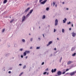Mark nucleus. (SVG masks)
Returning <instances> with one entry per match:
<instances>
[{"mask_svg":"<svg viewBox=\"0 0 76 76\" xmlns=\"http://www.w3.org/2000/svg\"><path fill=\"white\" fill-rule=\"evenodd\" d=\"M48 73H49L48 72V73H47V75H48Z\"/></svg>","mask_w":76,"mask_h":76,"instance_id":"53","label":"nucleus"},{"mask_svg":"<svg viewBox=\"0 0 76 76\" xmlns=\"http://www.w3.org/2000/svg\"><path fill=\"white\" fill-rule=\"evenodd\" d=\"M47 0H45V1H43L41 2V4H44L45 3V2L47 1Z\"/></svg>","mask_w":76,"mask_h":76,"instance_id":"6","label":"nucleus"},{"mask_svg":"<svg viewBox=\"0 0 76 76\" xmlns=\"http://www.w3.org/2000/svg\"><path fill=\"white\" fill-rule=\"evenodd\" d=\"M64 20L65 21H66V20H67V19H66V18H65Z\"/></svg>","mask_w":76,"mask_h":76,"instance_id":"37","label":"nucleus"},{"mask_svg":"<svg viewBox=\"0 0 76 76\" xmlns=\"http://www.w3.org/2000/svg\"><path fill=\"white\" fill-rule=\"evenodd\" d=\"M26 68V66H24L23 67V69H25V68Z\"/></svg>","mask_w":76,"mask_h":76,"instance_id":"36","label":"nucleus"},{"mask_svg":"<svg viewBox=\"0 0 76 76\" xmlns=\"http://www.w3.org/2000/svg\"><path fill=\"white\" fill-rule=\"evenodd\" d=\"M74 50V48H72V49H71V51H73Z\"/></svg>","mask_w":76,"mask_h":76,"instance_id":"19","label":"nucleus"},{"mask_svg":"<svg viewBox=\"0 0 76 76\" xmlns=\"http://www.w3.org/2000/svg\"><path fill=\"white\" fill-rule=\"evenodd\" d=\"M29 9H30V7H29V8H28L27 9H26L25 11V12H28V10H29Z\"/></svg>","mask_w":76,"mask_h":76,"instance_id":"7","label":"nucleus"},{"mask_svg":"<svg viewBox=\"0 0 76 76\" xmlns=\"http://www.w3.org/2000/svg\"><path fill=\"white\" fill-rule=\"evenodd\" d=\"M39 28H40V27H39Z\"/></svg>","mask_w":76,"mask_h":76,"instance_id":"58","label":"nucleus"},{"mask_svg":"<svg viewBox=\"0 0 76 76\" xmlns=\"http://www.w3.org/2000/svg\"><path fill=\"white\" fill-rule=\"evenodd\" d=\"M57 39L58 40H60L59 39H58V38H57Z\"/></svg>","mask_w":76,"mask_h":76,"instance_id":"50","label":"nucleus"},{"mask_svg":"<svg viewBox=\"0 0 76 76\" xmlns=\"http://www.w3.org/2000/svg\"><path fill=\"white\" fill-rule=\"evenodd\" d=\"M75 35L76 34H75V33H74V32L72 33V37H75Z\"/></svg>","mask_w":76,"mask_h":76,"instance_id":"9","label":"nucleus"},{"mask_svg":"<svg viewBox=\"0 0 76 76\" xmlns=\"http://www.w3.org/2000/svg\"><path fill=\"white\" fill-rule=\"evenodd\" d=\"M54 50H56V48H55L54 49Z\"/></svg>","mask_w":76,"mask_h":76,"instance_id":"46","label":"nucleus"},{"mask_svg":"<svg viewBox=\"0 0 76 76\" xmlns=\"http://www.w3.org/2000/svg\"><path fill=\"white\" fill-rule=\"evenodd\" d=\"M71 61H69L68 62H67V64H70V63H71Z\"/></svg>","mask_w":76,"mask_h":76,"instance_id":"16","label":"nucleus"},{"mask_svg":"<svg viewBox=\"0 0 76 76\" xmlns=\"http://www.w3.org/2000/svg\"><path fill=\"white\" fill-rule=\"evenodd\" d=\"M14 20H15L14 19H13L12 20H11L10 21V23H12V22H13V21H14Z\"/></svg>","mask_w":76,"mask_h":76,"instance_id":"12","label":"nucleus"},{"mask_svg":"<svg viewBox=\"0 0 76 76\" xmlns=\"http://www.w3.org/2000/svg\"><path fill=\"white\" fill-rule=\"evenodd\" d=\"M66 10H69V9H68V8H66Z\"/></svg>","mask_w":76,"mask_h":76,"instance_id":"52","label":"nucleus"},{"mask_svg":"<svg viewBox=\"0 0 76 76\" xmlns=\"http://www.w3.org/2000/svg\"><path fill=\"white\" fill-rule=\"evenodd\" d=\"M64 29H62V32H63H63H64Z\"/></svg>","mask_w":76,"mask_h":76,"instance_id":"29","label":"nucleus"},{"mask_svg":"<svg viewBox=\"0 0 76 76\" xmlns=\"http://www.w3.org/2000/svg\"><path fill=\"white\" fill-rule=\"evenodd\" d=\"M21 58H23V55H21Z\"/></svg>","mask_w":76,"mask_h":76,"instance_id":"40","label":"nucleus"},{"mask_svg":"<svg viewBox=\"0 0 76 76\" xmlns=\"http://www.w3.org/2000/svg\"><path fill=\"white\" fill-rule=\"evenodd\" d=\"M71 28H69V31H70V30H71Z\"/></svg>","mask_w":76,"mask_h":76,"instance_id":"45","label":"nucleus"},{"mask_svg":"<svg viewBox=\"0 0 76 76\" xmlns=\"http://www.w3.org/2000/svg\"><path fill=\"white\" fill-rule=\"evenodd\" d=\"M48 68H47V69H46L45 70V71H48Z\"/></svg>","mask_w":76,"mask_h":76,"instance_id":"26","label":"nucleus"},{"mask_svg":"<svg viewBox=\"0 0 76 76\" xmlns=\"http://www.w3.org/2000/svg\"><path fill=\"white\" fill-rule=\"evenodd\" d=\"M22 74H23V72H22L19 75V76H21Z\"/></svg>","mask_w":76,"mask_h":76,"instance_id":"22","label":"nucleus"},{"mask_svg":"<svg viewBox=\"0 0 76 76\" xmlns=\"http://www.w3.org/2000/svg\"><path fill=\"white\" fill-rule=\"evenodd\" d=\"M9 73H11V72L10 71L8 72Z\"/></svg>","mask_w":76,"mask_h":76,"instance_id":"38","label":"nucleus"},{"mask_svg":"<svg viewBox=\"0 0 76 76\" xmlns=\"http://www.w3.org/2000/svg\"><path fill=\"white\" fill-rule=\"evenodd\" d=\"M72 27H73V24H72Z\"/></svg>","mask_w":76,"mask_h":76,"instance_id":"41","label":"nucleus"},{"mask_svg":"<svg viewBox=\"0 0 76 76\" xmlns=\"http://www.w3.org/2000/svg\"><path fill=\"white\" fill-rule=\"evenodd\" d=\"M25 18H26V17L25 15H24L23 17H22V22H23V21L25 20Z\"/></svg>","mask_w":76,"mask_h":76,"instance_id":"3","label":"nucleus"},{"mask_svg":"<svg viewBox=\"0 0 76 76\" xmlns=\"http://www.w3.org/2000/svg\"><path fill=\"white\" fill-rule=\"evenodd\" d=\"M39 39H40V38H39Z\"/></svg>","mask_w":76,"mask_h":76,"instance_id":"54","label":"nucleus"},{"mask_svg":"<svg viewBox=\"0 0 76 76\" xmlns=\"http://www.w3.org/2000/svg\"><path fill=\"white\" fill-rule=\"evenodd\" d=\"M22 41H23V42H25V40L24 39H23L22 40Z\"/></svg>","mask_w":76,"mask_h":76,"instance_id":"20","label":"nucleus"},{"mask_svg":"<svg viewBox=\"0 0 76 76\" xmlns=\"http://www.w3.org/2000/svg\"><path fill=\"white\" fill-rule=\"evenodd\" d=\"M33 39H32V38H31L30 39L31 41H32Z\"/></svg>","mask_w":76,"mask_h":76,"instance_id":"34","label":"nucleus"},{"mask_svg":"<svg viewBox=\"0 0 76 76\" xmlns=\"http://www.w3.org/2000/svg\"><path fill=\"white\" fill-rule=\"evenodd\" d=\"M4 31H5V29L4 28L2 30V32H4Z\"/></svg>","mask_w":76,"mask_h":76,"instance_id":"24","label":"nucleus"},{"mask_svg":"<svg viewBox=\"0 0 76 76\" xmlns=\"http://www.w3.org/2000/svg\"><path fill=\"white\" fill-rule=\"evenodd\" d=\"M69 70V69H67L66 70L65 72H67V71H68Z\"/></svg>","mask_w":76,"mask_h":76,"instance_id":"33","label":"nucleus"},{"mask_svg":"<svg viewBox=\"0 0 76 76\" xmlns=\"http://www.w3.org/2000/svg\"><path fill=\"white\" fill-rule=\"evenodd\" d=\"M58 24V20H57V19H56L55 21V26L57 25Z\"/></svg>","mask_w":76,"mask_h":76,"instance_id":"4","label":"nucleus"},{"mask_svg":"<svg viewBox=\"0 0 76 76\" xmlns=\"http://www.w3.org/2000/svg\"><path fill=\"white\" fill-rule=\"evenodd\" d=\"M51 56H52V54L51 55Z\"/></svg>","mask_w":76,"mask_h":76,"instance_id":"57","label":"nucleus"},{"mask_svg":"<svg viewBox=\"0 0 76 76\" xmlns=\"http://www.w3.org/2000/svg\"><path fill=\"white\" fill-rule=\"evenodd\" d=\"M32 12H33V9H32L30 10L29 13L27 14L26 16H29V15H30V14H31V13H32Z\"/></svg>","mask_w":76,"mask_h":76,"instance_id":"1","label":"nucleus"},{"mask_svg":"<svg viewBox=\"0 0 76 76\" xmlns=\"http://www.w3.org/2000/svg\"><path fill=\"white\" fill-rule=\"evenodd\" d=\"M21 64H19V66H20L21 65Z\"/></svg>","mask_w":76,"mask_h":76,"instance_id":"51","label":"nucleus"},{"mask_svg":"<svg viewBox=\"0 0 76 76\" xmlns=\"http://www.w3.org/2000/svg\"><path fill=\"white\" fill-rule=\"evenodd\" d=\"M53 6H54V5H55V2H53Z\"/></svg>","mask_w":76,"mask_h":76,"instance_id":"32","label":"nucleus"},{"mask_svg":"<svg viewBox=\"0 0 76 76\" xmlns=\"http://www.w3.org/2000/svg\"><path fill=\"white\" fill-rule=\"evenodd\" d=\"M55 6L56 7H57V4H56L55 5Z\"/></svg>","mask_w":76,"mask_h":76,"instance_id":"44","label":"nucleus"},{"mask_svg":"<svg viewBox=\"0 0 76 76\" xmlns=\"http://www.w3.org/2000/svg\"><path fill=\"white\" fill-rule=\"evenodd\" d=\"M56 76H58V75H56Z\"/></svg>","mask_w":76,"mask_h":76,"instance_id":"56","label":"nucleus"},{"mask_svg":"<svg viewBox=\"0 0 76 76\" xmlns=\"http://www.w3.org/2000/svg\"><path fill=\"white\" fill-rule=\"evenodd\" d=\"M56 32V29H54V32Z\"/></svg>","mask_w":76,"mask_h":76,"instance_id":"39","label":"nucleus"},{"mask_svg":"<svg viewBox=\"0 0 76 76\" xmlns=\"http://www.w3.org/2000/svg\"><path fill=\"white\" fill-rule=\"evenodd\" d=\"M39 48H40V47H37L36 48V49H39Z\"/></svg>","mask_w":76,"mask_h":76,"instance_id":"23","label":"nucleus"},{"mask_svg":"<svg viewBox=\"0 0 76 76\" xmlns=\"http://www.w3.org/2000/svg\"><path fill=\"white\" fill-rule=\"evenodd\" d=\"M72 56H76V53H74L72 55Z\"/></svg>","mask_w":76,"mask_h":76,"instance_id":"17","label":"nucleus"},{"mask_svg":"<svg viewBox=\"0 0 76 76\" xmlns=\"http://www.w3.org/2000/svg\"><path fill=\"white\" fill-rule=\"evenodd\" d=\"M66 74H68V73H67Z\"/></svg>","mask_w":76,"mask_h":76,"instance_id":"59","label":"nucleus"},{"mask_svg":"<svg viewBox=\"0 0 76 76\" xmlns=\"http://www.w3.org/2000/svg\"><path fill=\"white\" fill-rule=\"evenodd\" d=\"M29 35H31V34H29Z\"/></svg>","mask_w":76,"mask_h":76,"instance_id":"55","label":"nucleus"},{"mask_svg":"<svg viewBox=\"0 0 76 76\" xmlns=\"http://www.w3.org/2000/svg\"><path fill=\"white\" fill-rule=\"evenodd\" d=\"M57 69H54V70L52 69V70H51V72H52V73H54V72H56V70Z\"/></svg>","mask_w":76,"mask_h":76,"instance_id":"5","label":"nucleus"},{"mask_svg":"<svg viewBox=\"0 0 76 76\" xmlns=\"http://www.w3.org/2000/svg\"><path fill=\"white\" fill-rule=\"evenodd\" d=\"M65 73H66V72H64L62 73V74L63 75H64V74Z\"/></svg>","mask_w":76,"mask_h":76,"instance_id":"30","label":"nucleus"},{"mask_svg":"<svg viewBox=\"0 0 76 76\" xmlns=\"http://www.w3.org/2000/svg\"><path fill=\"white\" fill-rule=\"evenodd\" d=\"M43 37H44V34H43Z\"/></svg>","mask_w":76,"mask_h":76,"instance_id":"49","label":"nucleus"},{"mask_svg":"<svg viewBox=\"0 0 76 76\" xmlns=\"http://www.w3.org/2000/svg\"><path fill=\"white\" fill-rule=\"evenodd\" d=\"M30 49H32V47H31L30 48Z\"/></svg>","mask_w":76,"mask_h":76,"instance_id":"42","label":"nucleus"},{"mask_svg":"<svg viewBox=\"0 0 76 76\" xmlns=\"http://www.w3.org/2000/svg\"><path fill=\"white\" fill-rule=\"evenodd\" d=\"M62 60V57H61V59H60V62H61V61Z\"/></svg>","mask_w":76,"mask_h":76,"instance_id":"21","label":"nucleus"},{"mask_svg":"<svg viewBox=\"0 0 76 76\" xmlns=\"http://www.w3.org/2000/svg\"><path fill=\"white\" fill-rule=\"evenodd\" d=\"M28 58V56H26V58Z\"/></svg>","mask_w":76,"mask_h":76,"instance_id":"47","label":"nucleus"},{"mask_svg":"<svg viewBox=\"0 0 76 76\" xmlns=\"http://www.w3.org/2000/svg\"><path fill=\"white\" fill-rule=\"evenodd\" d=\"M7 1V0H4L3 1V4H5V3H6Z\"/></svg>","mask_w":76,"mask_h":76,"instance_id":"11","label":"nucleus"},{"mask_svg":"<svg viewBox=\"0 0 76 76\" xmlns=\"http://www.w3.org/2000/svg\"><path fill=\"white\" fill-rule=\"evenodd\" d=\"M70 23H71V22H70V21H69V22H68L67 23V25H69V24H70Z\"/></svg>","mask_w":76,"mask_h":76,"instance_id":"18","label":"nucleus"},{"mask_svg":"<svg viewBox=\"0 0 76 76\" xmlns=\"http://www.w3.org/2000/svg\"><path fill=\"white\" fill-rule=\"evenodd\" d=\"M63 23H66V21L64 20H63Z\"/></svg>","mask_w":76,"mask_h":76,"instance_id":"31","label":"nucleus"},{"mask_svg":"<svg viewBox=\"0 0 76 76\" xmlns=\"http://www.w3.org/2000/svg\"><path fill=\"white\" fill-rule=\"evenodd\" d=\"M49 9V7H48L46 8V10H48Z\"/></svg>","mask_w":76,"mask_h":76,"instance_id":"28","label":"nucleus"},{"mask_svg":"<svg viewBox=\"0 0 76 76\" xmlns=\"http://www.w3.org/2000/svg\"><path fill=\"white\" fill-rule=\"evenodd\" d=\"M64 4V2H62V4Z\"/></svg>","mask_w":76,"mask_h":76,"instance_id":"48","label":"nucleus"},{"mask_svg":"<svg viewBox=\"0 0 76 76\" xmlns=\"http://www.w3.org/2000/svg\"><path fill=\"white\" fill-rule=\"evenodd\" d=\"M26 56V52H24L23 53V56Z\"/></svg>","mask_w":76,"mask_h":76,"instance_id":"15","label":"nucleus"},{"mask_svg":"<svg viewBox=\"0 0 76 76\" xmlns=\"http://www.w3.org/2000/svg\"><path fill=\"white\" fill-rule=\"evenodd\" d=\"M22 50H23V49H20V50H21V51H22Z\"/></svg>","mask_w":76,"mask_h":76,"instance_id":"43","label":"nucleus"},{"mask_svg":"<svg viewBox=\"0 0 76 76\" xmlns=\"http://www.w3.org/2000/svg\"><path fill=\"white\" fill-rule=\"evenodd\" d=\"M52 41H50L49 42L48 44L47 45V46H48V45H50V44H51L52 43Z\"/></svg>","mask_w":76,"mask_h":76,"instance_id":"10","label":"nucleus"},{"mask_svg":"<svg viewBox=\"0 0 76 76\" xmlns=\"http://www.w3.org/2000/svg\"><path fill=\"white\" fill-rule=\"evenodd\" d=\"M47 74V72H45L44 73H43V75H45V74Z\"/></svg>","mask_w":76,"mask_h":76,"instance_id":"25","label":"nucleus"},{"mask_svg":"<svg viewBox=\"0 0 76 76\" xmlns=\"http://www.w3.org/2000/svg\"><path fill=\"white\" fill-rule=\"evenodd\" d=\"M42 1H43V0H39V2L40 3H41Z\"/></svg>","mask_w":76,"mask_h":76,"instance_id":"27","label":"nucleus"},{"mask_svg":"<svg viewBox=\"0 0 76 76\" xmlns=\"http://www.w3.org/2000/svg\"><path fill=\"white\" fill-rule=\"evenodd\" d=\"M45 18V15H44L43 16V17H42V19H44Z\"/></svg>","mask_w":76,"mask_h":76,"instance_id":"13","label":"nucleus"},{"mask_svg":"<svg viewBox=\"0 0 76 76\" xmlns=\"http://www.w3.org/2000/svg\"><path fill=\"white\" fill-rule=\"evenodd\" d=\"M75 73H76V72H71L70 74V75H71V76H72V75H75Z\"/></svg>","mask_w":76,"mask_h":76,"instance_id":"8","label":"nucleus"},{"mask_svg":"<svg viewBox=\"0 0 76 76\" xmlns=\"http://www.w3.org/2000/svg\"><path fill=\"white\" fill-rule=\"evenodd\" d=\"M57 74L58 76H60L61 75V72L60 71H58L57 72Z\"/></svg>","mask_w":76,"mask_h":76,"instance_id":"2","label":"nucleus"},{"mask_svg":"<svg viewBox=\"0 0 76 76\" xmlns=\"http://www.w3.org/2000/svg\"><path fill=\"white\" fill-rule=\"evenodd\" d=\"M44 64V62H43L42 63V65H43Z\"/></svg>","mask_w":76,"mask_h":76,"instance_id":"35","label":"nucleus"},{"mask_svg":"<svg viewBox=\"0 0 76 76\" xmlns=\"http://www.w3.org/2000/svg\"><path fill=\"white\" fill-rule=\"evenodd\" d=\"M25 52H26V53H27V54H28V53H30V52L29 51H28V50H26L25 51Z\"/></svg>","mask_w":76,"mask_h":76,"instance_id":"14","label":"nucleus"}]
</instances>
